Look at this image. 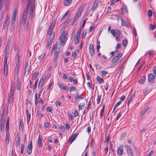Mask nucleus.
I'll return each mask as SVG.
<instances>
[{
    "label": "nucleus",
    "instance_id": "1",
    "mask_svg": "<svg viewBox=\"0 0 156 156\" xmlns=\"http://www.w3.org/2000/svg\"><path fill=\"white\" fill-rule=\"evenodd\" d=\"M29 10V9L26 8L23 16H21L19 22V23L20 25L23 24V26H25Z\"/></svg>",
    "mask_w": 156,
    "mask_h": 156
},
{
    "label": "nucleus",
    "instance_id": "2",
    "mask_svg": "<svg viewBox=\"0 0 156 156\" xmlns=\"http://www.w3.org/2000/svg\"><path fill=\"white\" fill-rule=\"evenodd\" d=\"M10 43L11 40L9 39L7 42L5 46V48L4 51L5 52L4 60H7L8 57L9 51V47L10 46Z\"/></svg>",
    "mask_w": 156,
    "mask_h": 156
},
{
    "label": "nucleus",
    "instance_id": "3",
    "mask_svg": "<svg viewBox=\"0 0 156 156\" xmlns=\"http://www.w3.org/2000/svg\"><path fill=\"white\" fill-rule=\"evenodd\" d=\"M67 35L68 34L66 31H63L60 37L61 44L62 46H64L65 44Z\"/></svg>",
    "mask_w": 156,
    "mask_h": 156
},
{
    "label": "nucleus",
    "instance_id": "4",
    "mask_svg": "<svg viewBox=\"0 0 156 156\" xmlns=\"http://www.w3.org/2000/svg\"><path fill=\"white\" fill-rule=\"evenodd\" d=\"M30 68V64L28 62H27L26 63V68L25 69L24 75L27 76L29 74Z\"/></svg>",
    "mask_w": 156,
    "mask_h": 156
},
{
    "label": "nucleus",
    "instance_id": "5",
    "mask_svg": "<svg viewBox=\"0 0 156 156\" xmlns=\"http://www.w3.org/2000/svg\"><path fill=\"white\" fill-rule=\"evenodd\" d=\"M155 75H153L151 73H149L148 76V82L151 83H152L154 82L155 81Z\"/></svg>",
    "mask_w": 156,
    "mask_h": 156
},
{
    "label": "nucleus",
    "instance_id": "6",
    "mask_svg": "<svg viewBox=\"0 0 156 156\" xmlns=\"http://www.w3.org/2000/svg\"><path fill=\"white\" fill-rule=\"evenodd\" d=\"M6 119L5 118H3L2 119H0V124L1 125L0 131L2 132L4 131V124L5 122Z\"/></svg>",
    "mask_w": 156,
    "mask_h": 156
},
{
    "label": "nucleus",
    "instance_id": "7",
    "mask_svg": "<svg viewBox=\"0 0 156 156\" xmlns=\"http://www.w3.org/2000/svg\"><path fill=\"white\" fill-rule=\"evenodd\" d=\"M56 23V21L54 20L52 21L51 24L47 32V34L48 35H49L51 33L53 29L55 26V25Z\"/></svg>",
    "mask_w": 156,
    "mask_h": 156
},
{
    "label": "nucleus",
    "instance_id": "8",
    "mask_svg": "<svg viewBox=\"0 0 156 156\" xmlns=\"http://www.w3.org/2000/svg\"><path fill=\"white\" fill-rule=\"evenodd\" d=\"M32 141L31 140L27 147V152L29 154H30L32 153Z\"/></svg>",
    "mask_w": 156,
    "mask_h": 156
},
{
    "label": "nucleus",
    "instance_id": "9",
    "mask_svg": "<svg viewBox=\"0 0 156 156\" xmlns=\"http://www.w3.org/2000/svg\"><path fill=\"white\" fill-rule=\"evenodd\" d=\"M89 51L90 55L91 57H92L94 55V45L92 44H90L89 46Z\"/></svg>",
    "mask_w": 156,
    "mask_h": 156
},
{
    "label": "nucleus",
    "instance_id": "10",
    "mask_svg": "<svg viewBox=\"0 0 156 156\" xmlns=\"http://www.w3.org/2000/svg\"><path fill=\"white\" fill-rule=\"evenodd\" d=\"M60 53V51H55L54 56V61L55 63H57L58 60V58Z\"/></svg>",
    "mask_w": 156,
    "mask_h": 156
},
{
    "label": "nucleus",
    "instance_id": "11",
    "mask_svg": "<svg viewBox=\"0 0 156 156\" xmlns=\"http://www.w3.org/2000/svg\"><path fill=\"white\" fill-rule=\"evenodd\" d=\"M35 0H33L30 2V10L34 11L35 9Z\"/></svg>",
    "mask_w": 156,
    "mask_h": 156
},
{
    "label": "nucleus",
    "instance_id": "12",
    "mask_svg": "<svg viewBox=\"0 0 156 156\" xmlns=\"http://www.w3.org/2000/svg\"><path fill=\"white\" fill-rule=\"evenodd\" d=\"M17 9V7H16L13 10L12 16V21H13L12 22H15L16 20Z\"/></svg>",
    "mask_w": 156,
    "mask_h": 156
},
{
    "label": "nucleus",
    "instance_id": "13",
    "mask_svg": "<svg viewBox=\"0 0 156 156\" xmlns=\"http://www.w3.org/2000/svg\"><path fill=\"white\" fill-rule=\"evenodd\" d=\"M125 147L126 148V150L128 153L131 156H133V152L130 147L127 145H125Z\"/></svg>",
    "mask_w": 156,
    "mask_h": 156
},
{
    "label": "nucleus",
    "instance_id": "14",
    "mask_svg": "<svg viewBox=\"0 0 156 156\" xmlns=\"http://www.w3.org/2000/svg\"><path fill=\"white\" fill-rule=\"evenodd\" d=\"M15 90V85L14 83H12L11 85V86L10 89V95H14V91Z\"/></svg>",
    "mask_w": 156,
    "mask_h": 156
},
{
    "label": "nucleus",
    "instance_id": "15",
    "mask_svg": "<svg viewBox=\"0 0 156 156\" xmlns=\"http://www.w3.org/2000/svg\"><path fill=\"white\" fill-rule=\"evenodd\" d=\"M123 145H121L118 148L117 153L119 155H121L123 154Z\"/></svg>",
    "mask_w": 156,
    "mask_h": 156
},
{
    "label": "nucleus",
    "instance_id": "16",
    "mask_svg": "<svg viewBox=\"0 0 156 156\" xmlns=\"http://www.w3.org/2000/svg\"><path fill=\"white\" fill-rule=\"evenodd\" d=\"M58 85L60 89L62 90H66L67 89L66 86L63 85L62 83H58Z\"/></svg>",
    "mask_w": 156,
    "mask_h": 156
},
{
    "label": "nucleus",
    "instance_id": "17",
    "mask_svg": "<svg viewBox=\"0 0 156 156\" xmlns=\"http://www.w3.org/2000/svg\"><path fill=\"white\" fill-rule=\"evenodd\" d=\"M42 138L41 136L40 135H39L37 144V145L38 146V147L39 148L41 147L43 145L42 142Z\"/></svg>",
    "mask_w": 156,
    "mask_h": 156
},
{
    "label": "nucleus",
    "instance_id": "18",
    "mask_svg": "<svg viewBox=\"0 0 156 156\" xmlns=\"http://www.w3.org/2000/svg\"><path fill=\"white\" fill-rule=\"evenodd\" d=\"M15 22H12L10 27V32L12 33L14 31Z\"/></svg>",
    "mask_w": 156,
    "mask_h": 156
},
{
    "label": "nucleus",
    "instance_id": "19",
    "mask_svg": "<svg viewBox=\"0 0 156 156\" xmlns=\"http://www.w3.org/2000/svg\"><path fill=\"white\" fill-rule=\"evenodd\" d=\"M55 32H52L49 35L50 37L49 38L48 40L52 42V40L54 39L55 36Z\"/></svg>",
    "mask_w": 156,
    "mask_h": 156
},
{
    "label": "nucleus",
    "instance_id": "20",
    "mask_svg": "<svg viewBox=\"0 0 156 156\" xmlns=\"http://www.w3.org/2000/svg\"><path fill=\"white\" fill-rule=\"evenodd\" d=\"M145 76L144 75L141 77L140 79L138 80V82L140 84L144 83L146 80Z\"/></svg>",
    "mask_w": 156,
    "mask_h": 156
},
{
    "label": "nucleus",
    "instance_id": "21",
    "mask_svg": "<svg viewBox=\"0 0 156 156\" xmlns=\"http://www.w3.org/2000/svg\"><path fill=\"white\" fill-rule=\"evenodd\" d=\"M86 20H85L83 22V23L81 26L80 27L79 30V31L77 33L79 34V37H80V35L81 34V31L82 30V29L83 28V27L84 25L85 22H86Z\"/></svg>",
    "mask_w": 156,
    "mask_h": 156
},
{
    "label": "nucleus",
    "instance_id": "22",
    "mask_svg": "<svg viewBox=\"0 0 156 156\" xmlns=\"http://www.w3.org/2000/svg\"><path fill=\"white\" fill-rule=\"evenodd\" d=\"M9 21L7 19L5 20L4 23L3 25V29L5 30H7V27L8 26Z\"/></svg>",
    "mask_w": 156,
    "mask_h": 156
},
{
    "label": "nucleus",
    "instance_id": "23",
    "mask_svg": "<svg viewBox=\"0 0 156 156\" xmlns=\"http://www.w3.org/2000/svg\"><path fill=\"white\" fill-rule=\"evenodd\" d=\"M35 15V13L34 12V11L30 10V15L28 17V20H32V19L34 16Z\"/></svg>",
    "mask_w": 156,
    "mask_h": 156
},
{
    "label": "nucleus",
    "instance_id": "24",
    "mask_svg": "<svg viewBox=\"0 0 156 156\" xmlns=\"http://www.w3.org/2000/svg\"><path fill=\"white\" fill-rule=\"evenodd\" d=\"M72 2V0H64V5L66 6H68L70 5Z\"/></svg>",
    "mask_w": 156,
    "mask_h": 156
},
{
    "label": "nucleus",
    "instance_id": "25",
    "mask_svg": "<svg viewBox=\"0 0 156 156\" xmlns=\"http://www.w3.org/2000/svg\"><path fill=\"white\" fill-rule=\"evenodd\" d=\"M19 67L17 66L15 69L14 72V76L15 77L16 76L17 77L18 76V72H19Z\"/></svg>",
    "mask_w": 156,
    "mask_h": 156
},
{
    "label": "nucleus",
    "instance_id": "26",
    "mask_svg": "<svg viewBox=\"0 0 156 156\" xmlns=\"http://www.w3.org/2000/svg\"><path fill=\"white\" fill-rule=\"evenodd\" d=\"M97 81L99 83H104V80L99 76L97 77Z\"/></svg>",
    "mask_w": 156,
    "mask_h": 156
},
{
    "label": "nucleus",
    "instance_id": "27",
    "mask_svg": "<svg viewBox=\"0 0 156 156\" xmlns=\"http://www.w3.org/2000/svg\"><path fill=\"white\" fill-rule=\"evenodd\" d=\"M80 38L79 37V34L77 33V35H76L75 40L74 42L76 44H77L79 43V38Z\"/></svg>",
    "mask_w": 156,
    "mask_h": 156
},
{
    "label": "nucleus",
    "instance_id": "28",
    "mask_svg": "<svg viewBox=\"0 0 156 156\" xmlns=\"http://www.w3.org/2000/svg\"><path fill=\"white\" fill-rule=\"evenodd\" d=\"M122 103V101H119L118 102L116 103L115 104V105L113 109V110L112 111V112H114L116 108L121 103Z\"/></svg>",
    "mask_w": 156,
    "mask_h": 156
},
{
    "label": "nucleus",
    "instance_id": "29",
    "mask_svg": "<svg viewBox=\"0 0 156 156\" xmlns=\"http://www.w3.org/2000/svg\"><path fill=\"white\" fill-rule=\"evenodd\" d=\"M78 135V133H77L75 134H73L72 136H73L72 138V140L70 143V144H71L75 140Z\"/></svg>",
    "mask_w": 156,
    "mask_h": 156
},
{
    "label": "nucleus",
    "instance_id": "30",
    "mask_svg": "<svg viewBox=\"0 0 156 156\" xmlns=\"http://www.w3.org/2000/svg\"><path fill=\"white\" fill-rule=\"evenodd\" d=\"M46 53H44L43 55H41L39 56L38 57V61L40 62H41L43 58H44Z\"/></svg>",
    "mask_w": 156,
    "mask_h": 156
},
{
    "label": "nucleus",
    "instance_id": "31",
    "mask_svg": "<svg viewBox=\"0 0 156 156\" xmlns=\"http://www.w3.org/2000/svg\"><path fill=\"white\" fill-rule=\"evenodd\" d=\"M9 133H8V134H6V138H5V142L7 144H8L9 143Z\"/></svg>",
    "mask_w": 156,
    "mask_h": 156
},
{
    "label": "nucleus",
    "instance_id": "32",
    "mask_svg": "<svg viewBox=\"0 0 156 156\" xmlns=\"http://www.w3.org/2000/svg\"><path fill=\"white\" fill-rule=\"evenodd\" d=\"M20 138L19 137V138L15 143V146L16 148H18L20 145Z\"/></svg>",
    "mask_w": 156,
    "mask_h": 156
},
{
    "label": "nucleus",
    "instance_id": "33",
    "mask_svg": "<svg viewBox=\"0 0 156 156\" xmlns=\"http://www.w3.org/2000/svg\"><path fill=\"white\" fill-rule=\"evenodd\" d=\"M76 90V87L75 86H72L69 87V91L70 92H71L73 91H75Z\"/></svg>",
    "mask_w": 156,
    "mask_h": 156
},
{
    "label": "nucleus",
    "instance_id": "34",
    "mask_svg": "<svg viewBox=\"0 0 156 156\" xmlns=\"http://www.w3.org/2000/svg\"><path fill=\"white\" fill-rule=\"evenodd\" d=\"M135 94L134 93H133L131 97L129 99L127 103V105L128 106L129 105L130 102L131 101L132 99L135 96Z\"/></svg>",
    "mask_w": 156,
    "mask_h": 156
},
{
    "label": "nucleus",
    "instance_id": "35",
    "mask_svg": "<svg viewBox=\"0 0 156 156\" xmlns=\"http://www.w3.org/2000/svg\"><path fill=\"white\" fill-rule=\"evenodd\" d=\"M121 9H122V10L126 12V13L128 12V10L127 9V7L125 5H123L122 8Z\"/></svg>",
    "mask_w": 156,
    "mask_h": 156
},
{
    "label": "nucleus",
    "instance_id": "36",
    "mask_svg": "<svg viewBox=\"0 0 156 156\" xmlns=\"http://www.w3.org/2000/svg\"><path fill=\"white\" fill-rule=\"evenodd\" d=\"M115 32H116V34H117V36H122V34L120 32V31L118 29H115Z\"/></svg>",
    "mask_w": 156,
    "mask_h": 156
},
{
    "label": "nucleus",
    "instance_id": "37",
    "mask_svg": "<svg viewBox=\"0 0 156 156\" xmlns=\"http://www.w3.org/2000/svg\"><path fill=\"white\" fill-rule=\"evenodd\" d=\"M101 73V76L102 77H104L108 73L106 71L103 70L102 71Z\"/></svg>",
    "mask_w": 156,
    "mask_h": 156
},
{
    "label": "nucleus",
    "instance_id": "38",
    "mask_svg": "<svg viewBox=\"0 0 156 156\" xmlns=\"http://www.w3.org/2000/svg\"><path fill=\"white\" fill-rule=\"evenodd\" d=\"M85 106L84 103H82L79 104L78 106V108L80 109H83Z\"/></svg>",
    "mask_w": 156,
    "mask_h": 156
},
{
    "label": "nucleus",
    "instance_id": "39",
    "mask_svg": "<svg viewBox=\"0 0 156 156\" xmlns=\"http://www.w3.org/2000/svg\"><path fill=\"white\" fill-rule=\"evenodd\" d=\"M119 59L117 56H115L112 59L111 62H116Z\"/></svg>",
    "mask_w": 156,
    "mask_h": 156
},
{
    "label": "nucleus",
    "instance_id": "40",
    "mask_svg": "<svg viewBox=\"0 0 156 156\" xmlns=\"http://www.w3.org/2000/svg\"><path fill=\"white\" fill-rule=\"evenodd\" d=\"M25 146L23 143L21 144V154H23Z\"/></svg>",
    "mask_w": 156,
    "mask_h": 156
},
{
    "label": "nucleus",
    "instance_id": "41",
    "mask_svg": "<svg viewBox=\"0 0 156 156\" xmlns=\"http://www.w3.org/2000/svg\"><path fill=\"white\" fill-rule=\"evenodd\" d=\"M44 83V79L41 78L39 82V84L42 87Z\"/></svg>",
    "mask_w": 156,
    "mask_h": 156
},
{
    "label": "nucleus",
    "instance_id": "42",
    "mask_svg": "<svg viewBox=\"0 0 156 156\" xmlns=\"http://www.w3.org/2000/svg\"><path fill=\"white\" fill-rule=\"evenodd\" d=\"M101 97V94L99 95L98 94V98H97V103L98 104H99V103H100V102Z\"/></svg>",
    "mask_w": 156,
    "mask_h": 156
},
{
    "label": "nucleus",
    "instance_id": "43",
    "mask_svg": "<svg viewBox=\"0 0 156 156\" xmlns=\"http://www.w3.org/2000/svg\"><path fill=\"white\" fill-rule=\"evenodd\" d=\"M7 60H4V69L5 68V70H7Z\"/></svg>",
    "mask_w": 156,
    "mask_h": 156
},
{
    "label": "nucleus",
    "instance_id": "44",
    "mask_svg": "<svg viewBox=\"0 0 156 156\" xmlns=\"http://www.w3.org/2000/svg\"><path fill=\"white\" fill-rule=\"evenodd\" d=\"M127 43H128V41L126 39H124L122 41V44L123 45V46L124 47H126V46H127Z\"/></svg>",
    "mask_w": 156,
    "mask_h": 156
},
{
    "label": "nucleus",
    "instance_id": "45",
    "mask_svg": "<svg viewBox=\"0 0 156 156\" xmlns=\"http://www.w3.org/2000/svg\"><path fill=\"white\" fill-rule=\"evenodd\" d=\"M75 98L79 99H83L84 98V96H83L80 95L78 93H77L76 94Z\"/></svg>",
    "mask_w": 156,
    "mask_h": 156
},
{
    "label": "nucleus",
    "instance_id": "46",
    "mask_svg": "<svg viewBox=\"0 0 156 156\" xmlns=\"http://www.w3.org/2000/svg\"><path fill=\"white\" fill-rule=\"evenodd\" d=\"M51 43L52 42L48 40L46 45V47L48 49H49L50 48V45L51 44Z\"/></svg>",
    "mask_w": 156,
    "mask_h": 156
},
{
    "label": "nucleus",
    "instance_id": "47",
    "mask_svg": "<svg viewBox=\"0 0 156 156\" xmlns=\"http://www.w3.org/2000/svg\"><path fill=\"white\" fill-rule=\"evenodd\" d=\"M16 88L17 90H19L20 89V83L18 80V78L17 79V82L16 84Z\"/></svg>",
    "mask_w": 156,
    "mask_h": 156
},
{
    "label": "nucleus",
    "instance_id": "48",
    "mask_svg": "<svg viewBox=\"0 0 156 156\" xmlns=\"http://www.w3.org/2000/svg\"><path fill=\"white\" fill-rule=\"evenodd\" d=\"M13 96L9 95V102L11 104L12 102Z\"/></svg>",
    "mask_w": 156,
    "mask_h": 156
},
{
    "label": "nucleus",
    "instance_id": "49",
    "mask_svg": "<svg viewBox=\"0 0 156 156\" xmlns=\"http://www.w3.org/2000/svg\"><path fill=\"white\" fill-rule=\"evenodd\" d=\"M39 74V73L37 72V71H36L34 73L33 75V78L36 79L37 78L38 75Z\"/></svg>",
    "mask_w": 156,
    "mask_h": 156
},
{
    "label": "nucleus",
    "instance_id": "50",
    "mask_svg": "<svg viewBox=\"0 0 156 156\" xmlns=\"http://www.w3.org/2000/svg\"><path fill=\"white\" fill-rule=\"evenodd\" d=\"M98 5V3L97 2V3H96V2H95V3L94 4L92 8V10L93 11H94L95 9L97 7Z\"/></svg>",
    "mask_w": 156,
    "mask_h": 156
},
{
    "label": "nucleus",
    "instance_id": "51",
    "mask_svg": "<svg viewBox=\"0 0 156 156\" xmlns=\"http://www.w3.org/2000/svg\"><path fill=\"white\" fill-rule=\"evenodd\" d=\"M55 105L57 107H60L62 106V103L61 102L58 101H57L55 103Z\"/></svg>",
    "mask_w": 156,
    "mask_h": 156
},
{
    "label": "nucleus",
    "instance_id": "52",
    "mask_svg": "<svg viewBox=\"0 0 156 156\" xmlns=\"http://www.w3.org/2000/svg\"><path fill=\"white\" fill-rule=\"evenodd\" d=\"M149 109V107L147 108H146L145 109V110H144L143 111H142L141 112V114L143 115L145 114L146 113V112H147L148 111Z\"/></svg>",
    "mask_w": 156,
    "mask_h": 156
},
{
    "label": "nucleus",
    "instance_id": "53",
    "mask_svg": "<svg viewBox=\"0 0 156 156\" xmlns=\"http://www.w3.org/2000/svg\"><path fill=\"white\" fill-rule=\"evenodd\" d=\"M31 0H27V5L26 6V8L29 9Z\"/></svg>",
    "mask_w": 156,
    "mask_h": 156
},
{
    "label": "nucleus",
    "instance_id": "54",
    "mask_svg": "<svg viewBox=\"0 0 156 156\" xmlns=\"http://www.w3.org/2000/svg\"><path fill=\"white\" fill-rule=\"evenodd\" d=\"M94 24H92L90 27L89 33H90L94 28Z\"/></svg>",
    "mask_w": 156,
    "mask_h": 156
},
{
    "label": "nucleus",
    "instance_id": "55",
    "mask_svg": "<svg viewBox=\"0 0 156 156\" xmlns=\"http://www.w3.org/2000/svg\"><path fill=\"white\" fill-rule=\"evenodd\" d=\"M111 33L113 34V36H115L116 35L115 29V30L113 29L111 30Z\"/></svg>",
    "mask_w": 156,
    "mask_h": 156
},
{
    "label": "nucleus",
    "instance_id": "56",
    "mask_svg": "<svg viewBox=\"0 0 156 156\" xmlns=\"http://www.w3.org/2000/svg\"><path fill=\"white\" fill-rule=\"evenodd\" d=\"M38 79H37L35 82L34 86L33 87V90H35L36 87V86L37 85L38 82Z\"/></svg>",
    "mask_w": 156,
    "mask_h": 156
},
{
    "label": "nucleus",
    "instance_id": "57",
    "mask_svg": "<svg viewBox=\"0 0 156 156\" xmlns=\"http://www.w3.org/2000/svg\"><path fill=\"white\" fill-rule=\"evenodd\" d=\"M148 15L149 17H151L152 15V12L151 10H149L148 12Z\"/></svg>",
    "mask_w": 156,
    "mask_h": 156
},
{
    "label": "nucleus",
    "instance_id": "58",
    "mask_svg": "<svg viewBox=\"0 0 156 156\" xmlns=\"http://www.w3.org/2000/svg\"><path fill=\"white\" fill-rule=\"evenodd\" d=\"M86 30H85L84 31L82 35V37L83 39H84L86 37Z\"/></svg>",
    "mask_w": 156,
    "mask_h": 156
},
{
    "label": "nucleus",
    "instance_id": "59",
    "mask_svg": "<svg viewBox=\"0 0 156 156\" xmlns=\"http://www.w3.org/2000/svg\"><path fill=\"white\" fill-rule=\"evenodd\" d=\"M74 116L75 117L79 115V112H78V111L76 110L75 111H74Z\"/></svg>",
    "mask_w": 156,
    "mask_h": 156
},
{
    "label": "nucleus",
    "instance_id": "60",
    "mask_svg": "<svg viewBox=\"0 0 156 156\" xmlns=\"http://www.w3.org/2000/svg\"><path fill=\"white\" fill-rule=\"evenodd\" d=\"M153 53V52L151 51H149L146 52V54H148L149 55L148 57L151 56Z\"/></svg>",
    "mask_w": 156,
    "mask_h": 156
},
{
    "label": "nucleus",
    "instance_id": "61",
    "mask_svg": "<svg viewBox=\"0 0 156 156\" xmlns=\"http://www.w3.org/2000/svg\"><path fill=\"white\" fill-rule=\"evenodd\" d=\"M152 70L154 74V75L156 76V66H154Z\"/></svg>",
    "mask_w": 156,
    "mask_h": 156
},
{
    "label": "nucleus",
    "instance_id": "62",
    "mask_svg": "<svg viewBox=\"0 0 156 156\" xmlns=\"http://www.w3.org/2000/svg\"><path fill=\"white\" fill-rule=\"evenodd\" d=\"M68 116L69 119L71 120H72L73 119V116L70 113H68Z\"/></svg>",
    "mask_w": 156,
    "mask_h": 156
},
{
    "label": "nucleus",
    "instance_id": "63",
    "mask_svg": "<svg viewBox=\"0 0 156 156\" xmlns=\"http://www.w3.org/2000/svg\"><path fill=\"white\" fill-rule=\"evenodd\" d=\"M122 56V54L120 52L118 53L115 56H117L119 59Z\"/></svg>",
    "mask_w": 156,
    "mask_h": 156
},
{
    "label": "nucleus",
    "instance_id": "64",
    "mask_svg": "<svg viewBox=\"0 0 156 156\" xmlns=\"http://www.w3.org/2000/svg\"><path fill=\"white\" fill-rule=\"evenodd\" d=\"M150 28L151 30H153L155 29V26L153 25L151 23L150 24Z\"/></svg>",
    "mask_w": 156,
    "mask_h": 156
}]
</instances>
